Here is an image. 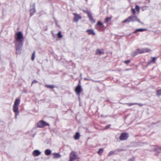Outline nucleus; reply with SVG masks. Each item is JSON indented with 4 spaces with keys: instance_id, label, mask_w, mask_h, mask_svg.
I'll return each mask as SVG.
<instances>
[{
    "instance_id": "f704fd0d",
    "label": "nucleus",
    "mask_w": 161,
    "mask_h": 161,
    "mask_svg": "<svg viewBox=\"0 0 161 161\" xmlns=\"http://www.w3.org/2000/svg\"><path fill=\"white\" fill-rule=\"evenodd\" d=\"M37 82H38L36 80H33L32 81L31 85H32L33 84L36 83H37Z\"/></svg>"
},
{
    "instance_id": "393cba45",
    "label": "nucleus",
    "mask_w": 161,
    "mask_h": 161,
    "mask_svg": "<svg viewBox=\"0 0 161 161\" xmlns=\"http://www.w3.org/2000/svg\"><path fill=\"white\" fill-rule=\"evenodd\" d=\"M35 53H36L35 51H34L32 54L31 59L32 61H33L35 59Z\"/></svg>"
},
{
    "instance_id": "5701e85b",
    "label": "nucleus",
    "mask_w": 161,
    "mask_h": 161,
    "mask_svg": "<svg viewBox=\"0 0 161 161\" xmlns=\"http://www.w3.org/2000/svg\"><path fill=\"white\" fill-rule=\"evenodd\" d=\"M45 86L47 88H49V89H53L54 87V86L53 85H45Z\"/></svg>"
},
{
    "instance_id": "f03ea898",
    "label": "nucleus",
    "mask_w": 161,
    "mask_h": 161,
    "mask_svg": "<svg viewBox=\"0 0 161 161\" xmlns=\"http://www.w3.org/2000/svg\"><path fill=\"white\" fill-rule=\"evenodd\" d=\"M79 159V158L77 155L76 152L72 151L70 153L69 161H74L76 159Z\"/></svg>"
},
{
    "instance_id": "7c9ffc66",
    "label": "nucleus",
    "mask_w": 161,
    "mask_h": 161,
    "mask_svg": "<svg viewBox=\"0 0 161 161\" xmlns=\"http://www.w3.org/2000/svg\"><path fill=\"white\" fill-rule=\"evenodd\" d=\"M125 104L129 106H130L133 105H136L135 103H126Z\"/></svg>"
},
{
    "instance_id": "cd10ccee",
    "label": "nucleus",
    "mask_w": 161,
    "mask_h": 161,
    "mask_svg": "<svg viewBox=\"0 0 161 161\" xmlns=\"http://www.w3.org/2000/svg\"><path fill=\"white\" fill-rule=\"evenodd\" d=\"M30 12H31L30 15H31V16L33 15L35 13V9L34 8L33 9H31Z\"/></svg>"
},
{
    "instance_id": "1a4fd4ad",
    "label": "nucleus",
    "mask_w": 161,
    "mask_h": 161,
    "mask_svg": "<svg viewBox=\"0 0 161 161\" xmlns=\"http://www.w3.org/2000/svg\"><path fill=\"white\" fill-rule=\"evenodd\" d=\"M129 17L130 19V22H134L135 21H137L139 22H140V20L138 19L137 17L136 16H129Z\"/></svg>"
},
{
    "instance_id": "bb28decb",
    "label": "nucleus",
    "mask_w": 161,
    "mask_h": 161,
    "mask_svg": "<svg viewBox=\"0 0 161 161\" xmlns=\"http://www.w3.org/2000/svg\"><path fill=\"white\" fill-rule=\"evenodd\" d=\"M103 151V148H100L99 150L97 152V153L99 155H101Z\"/></svg>"
},
{
    "instance_id": "9b49d317",
    "label": "nucleus",
    "mask_w": 161,
    "mask_h": 161,
    "mask_svg": "<svg viewBox=\"0 0 161 161\" xmlns=\"http://www.w3.org/2000/svg\"><path fill=\"white\" fill-rule=\"evenodd\" d=\"M108 26V24H107L106 26L105 27L104 25H103V23L101 22L100 21H98L96 25V28L98 29L97 27L98 26H99L100 27L102 28H104L105 29L106 28V27Z\"/></svg>"
},
{
    "instance_id": "423d86ee",
    "label": "nucleus",
    "mask_w": 161,
    "mask_h": 161,
    "mask_svg": "<svg viewBox=\"0 0 161 161\" xmlns=\"http://www.w3.org/2000/svg\"><path fill=\"white\" fill-rule=\"evenodd\" d=\"M73 14L74 15L73 20L75 22H78V20L82 18L80 15L76 13H73Z\"/></svg>"
},
{
    "instance_id": "2f4dec72",
    "label": "nucleus",
    "mask_w": 161,
    "mask_h": 161,
    "mask_svg": "<svg viewBox=\"0 0 161 161\" xmlns=\"http://www.w3.org/2000/svg\"><path fill=\"white\" fill-rule=\"evenodd\" d=\"M114 153V151H111L109 153L108 155V156H110L113 154Z\"/></svg>"
},
{
    "instance_id": "f8f14e48",
    "label": "nucleus",
    "mask_w": 161,
    "mask_h": 161,
    "mask_svg": "<svg viewBox=\"0 0 161 161\" xmlns=\"http://www.w3.org/2000/svg\"><path fill=\"white\" fill-rule=\"evenodd\" d=\"M13 111L15 114V116L16 117L17 114L19 113L18 106L14 105L13 106Z\"/></svg>"
},
{
    "instance_id": "7ed1b4c3",
    "label": "nucleus",
    "mask_w": 161,
    "mask_h": 161,
    "mask_svg": "<svg viewBox=\"0 0 161 161\" xmlns=\"http://www.w3.org/2000/svg\"><path fill=\"white\" fill-rule=\"evenodd\" d=\"M47 126H49V124L41 120L38 122L37 126L39 128H43Z\"/></svg>"
},
{
    "instance_id": "6ab92c4d",
    "label": "nucleus",
    "mask_w": 161,
    "mask_h": 161,
    "mask_svg": "<svg viewBox=\"0 0 161 161\" xmlns=\"http://www.w3.org/2000/svg\"><path fill=\"white\" fill-rule=\"evenodd\" d=\"M45 153L46 155H49L51 154V151L49 149H46L45 151Z\"/></svg>"
},
{
    "instance_id": "9d476101",
    "label": "nucleus",
    "mask_w": 161,
    "mask_h": 161,
    "mask_svg": "<svg viewBox=\"0 0 161 161\" xmlns=\"http://www.w3.org/2000/svg\"><path fill=\"white\" fill-rule=\"evenodd\" d=\"M139 7L137 5H136L135 8H131V11L132 14L133 15H135L136 13V11H137L138 13H139Z\"/></svg>"
},
{
    "instance_id": "e433bc0d",
    "label": "nucleus",
    "mask_w": 161,
    "mask_h": 161,
    "mask_svg": "<svg viewBox=\"0 0 161 161\" xmlns=\"http://www.w3.org/2000/svg\"><path fill=\"white\" fill-rule=\"evenodd\" d=\"M160 149H161V148H160Z\"/></svg>"
},
{
    "instance_id": "72a5a7b5",
    "label": "nucleus",
    "mask_w": 161,
    "mask_h": 161,
    "mask_svg": "<svg viewBox=\"0 0 161 161\" xmlns=\"http://www.w3.org/2000/svg\"><path fill=\"white\" fill-rule=\"evenodd\" d=\"M130 62V60H127L126 61H125L124 62V63L125 64H128Z\"/></svg>"
},
{
    "instance_id": "6e6552de",
    "label": "nucleus",
    "mask_w": 161,
    "mask_h": 161,
    "mask_svg": "<svg viewBox=\"0 0 161 161\" xmlns=\"http://www.w3.org/2000/svg\"><path fill=\"white\" fill-rule=\"evenodd\" d=\"M86 13L90 21H91L92 23H95V20L93 19L92 15L90 12L89 11H87Z\"/></svg>"
},
{
    "instance_id": "dca6fc26",
    "label": "nucleus",
    "mask_w": 161,
    "mask_h": 161,
    "mask_svg": "<svg viewBox=\"0 0 161 161\" xmlns=\"http://www.w3.org/2000/svg\"><path fill=\"white\" fill-rule=\"evenodd\" d=\"M53 158H60L61 157V155L59 153H53Z\"/></svg>"
},
{
    "instance_id": "a878e982",
    "label": "nucleus",
    "mask_w": 161,
    "mask_h": 161,
    "mask_svg": "<svg viewBox=\"0 0 161 161\" xmlns=\"http://www.w3.org/2000/svg\"><path fill=\"white\" fill-rule=\"evenodd\" d=\"M156 95L158 96L161 95V89L156 91Z\"/></svg>"
},
{
    "instance_id": "f3484780",
    "label": "nucleus",
    "mask_w": 161,
    "mask_h": 161,
    "mask_svg": "<svg viewBox=\"0 0 161 161\" xmlns=\"http://www.w3.org/2000/svg\"><path fill=\"white\" fill-rule=\"evenodd\" d=\"M142 49L143 53L150 52L151 51V50L149 48H143Z\"/></svg>"
},
{
    "instance_id": "20e7f679",
    "label": "nucleus",
    "mask_w": 161,
    "mask_h": 161,
    "mask_svg": "<svg viewBox=\"0 0 161 161\" xmlns=\"http://www.w3.org/2000/svg\"><path fill=\"white\" fill-rule=\"evenodd\" d=\"M129 137V134L127 133H122L119 137V139L121 141L125 140L127 139Z\"/></svg>"
},
{
    "instance_id": "ddd939ff",
    "label": "nucleus",
    "mask_w": 161,
    "mask_h": 161,
    "mask_svg": "<svg viewBox=\"0 0 161 161\" xmlns=\"http://www.w3.org/2000/svg\"><path fill=\"white\" fill-rule=\"evenodd\" d=\"M104 50L103 49H97L95 53L96 55H101V54H104Z\"/></svg>"
},
{
    "instance_id": "c85d7f7f",
    "label": "nucleus",
    "mask_w": 161,
    "mask_h": 161,
    "mask_svg": "<svg viewBox=\"0 0 161 161\" xmlns=\"http://www.w3.org/2000/svg\"><path fill=\"white\" fill-rule=\"evenodd\" d=\"M57 36L58 37L60 38L62 37V35L61 34V32L60 31L58 32V33L57 34Z\"/></svg>"
},
{
    "instance_id": "0eeeda50",
    "label": "nucleus",
    "mask_w": 161,
    "mask_h": 161,
    "mask_svg": "<svg viewBox=\"0 0 161 161\" xmlns=\"http://www.w3.org/2000/svg\"><path fill=\"white\" fill-rule=\"evenodd\" d=\"M142 49H136L132 54V56L134 57L139 54L143 53Z\"/></svg>"
},
{
    "instance_id": "412c9836",
    "label": "nucleus",
    "mask_w": 161,
    "mask_h": 161,
    "mask_svg": "<svg viewBox=\"0 0 161 161\" xmlns=\"http://www.w3.org/2000/svg\"><path fill=\"white\" fill-rule=\"evenodd\" d=\"M146 30V29H137L136 30V31L134 32V33H136L138 32H142Z\"/></svg>"
},
{
    "instance_id": "b1692460",
    "label": "nucleus",
    "mask_w": 161,
    "mask_h": 161,
    "mask_svg": "<svg viewBox=\"0 0 161 161\" xmlns=\"http://www.w3.org/2000/svg\"><path fill=\"white\" fill-rule=\"evenodd\" d=\"M111 17H107L106 18L105 20H104V23H107L108 22L111 20Z\"/></svg>"
},
{
    "instance_id": "f257e3e1",
    "label": "nucleus",
    "mask_w": 161,
    "mask_h": 161,
    "mask_svg": "<svg viewBox=\"0 0 161 161\" xmlns=\"http://www.w3.org/2000/svg\"><path fill=\"white\" fill-rule=\"evenodd\" d=\"M14 38L16 41L19 43L16 46V53H17L20 54L21 48L23 45L24 37L21 31L16 32Z\"/></svg>"
},
{
    "instance_id": "39448f33",
    "label": "nucleus",
    "mask_w": 161,
    "mask_h": 161,
    "mask_svg": "<svg viewBox=\"0 0 161 161\" xmlns=\"http://www.w3.org/2000/svg\"><path fill=\"white\" fill-rule=\"evenodd\" d=\"M75 91L77 95H80V93L82 91V89L80 84H78L75 89Z\"/></svg>"
},
{
    "instance_id": "4be33fe9",
    "label": "nucleus",
    "mask_w": 161,
    "mask_h": 161,
    "mask_svg": "<svg viewBox=\"0 0 161 161\" xmlns=\"http://www.w3.org/2000/svg\"><path fill=\"white\" fill-rule=\"evenodd\" d=\"M129 17H128L126 19L122 21V22L123 23H129L130 22V19Z\"/></svg>"
},
{
    "instance_id": "c756f323",
    "label": "nucleus",
    "mask_w": 161,
    "mask_h": 161,
    "mask_svg": "<svg viewBox=\"0 0 161 161\" xmlns=\"http://www.w3.org/2000/svg\"><path fill=\"white\" fill-rule=\"evenodd\" d=\"M152 58L153 59L150 60V63H155L156 58L154 57Z\"/></svg>"
},
{
    "instance_id": "4468645a",
    "label": "nucleus",
    "mask_w": 161,
    "mask_h": 161,
    "mask_svg": "<svg viewBox=\"0 0 161 161\" xmlns=\"http://www.w3.org/2000/svg\"><path fill=\"white\" fill-rule=\"evenodd\" d=\"M86 32L88 33L89 35H95V33L94 31L92 29H88L86 31Z\"/></svg>"
},
{
    "instance_id": "2eb2a0df",
    "label": "nucleus",
    "mask_w": 161,
    "mask_h": 161,
    "mask_svg": "<svg viewBox=\"0 0 161 161\" xmlns=\"http://www.w3.org/2000/svg\"><path fill=\"white\" fill-rule=\"evenodd\" d=\"M41 152L38 150H35L33 151L32 153L33 155L34 156H37L41 154Z\"/></svg>"
},
{
    "instance_id": "c9c22d12",
    "label": "nucleus",
    "mask_w": 161,
    "mask_h": 161,
    "mask_svg": "<svg viewBox=\"0 0 161 161\" xmlns=\"http://www.w3.org/2000/svg\"><path fill=\"white\" fill-rule=\"evenodd\" d=\"M135 103L136 104V105H138L140 106H142L143 105V104H140V103Z\"/></svg>"
},
{
    "instance_id": "aec40b11",
    "label": "nucleus",
    "mask_w": 161,
    "mask_h": 161,
    "mask_svg": "<svg viewBox=\"0 0 161 161\" xmlns=\"http://www.w3.org/2000/svg\"><path fill=\"white\" fill-rule=\"evenodd\" d=\"M80 137V135L79 133L76 132L74 136V139L75 140H78L79 139Z\"/></svg>"
},
{
    "instance_id": "a211bd4d",
    "label": "nucleus",
    "mask_w": 161,
    "mask_h": 161,
    "mask_svg": "<svg viewBox=\"0 0 161 161\" xmlns=\"http://www.w3.org/2000/svg\"><path fill=\"white\" fill-rule=\"evenodd\" d=\"M20 100L19 99L16 98L15 99L14 105L18 106L20 103Z\"/></svg>"
},
{
    "instance_id": "473e14b6",
    "label": "nucleus",
    "mask_w": 161,
    "mask_h": 161,
    "mask_svg": "<svg viewBox=\"0 0 161 161\" xmlns=\"http://www.w3.org/2000/svg\"><path fill=\"white\" fill-rule=\"evenodd\" d=\"M110 126H111V125H108L106 126L104 128V129L106 130V129H108V128H109L110 127Z\"/></svg>"
}]
</instances>
